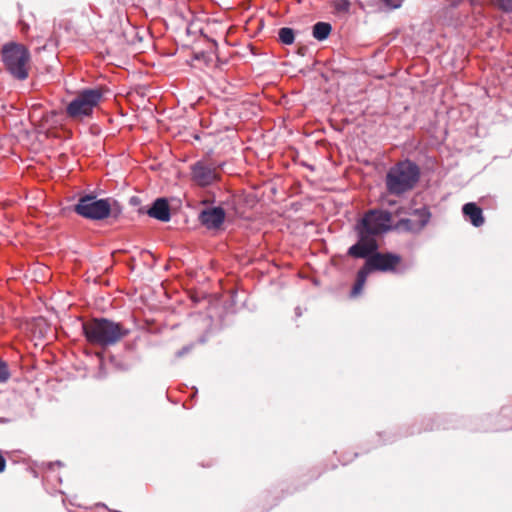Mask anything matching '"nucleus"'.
<instances>
[{"mask_svg":"<svg viewBox=\"0 0 512 512\" xmlns=\"http://www.w3.org/2000/svg\"><path fill=\"white\" fill-rule=\"evenodd\" d=\"M372 230L365 220H356L353 225V232L356 241L348 247L346 256L353 259H362L372 273H388L393 275H404L408 266L404 263L403 257L392 251H381L379 239L384 236L380 234H369Z\"/></svg>","mask_w":512,"mask_h":512,"instance_id":"nucleus-1","label":"nucleus"},{"mask_svg":"<svg viewBox=\"0 0 512 512\" xmlns=\"http://www.w3.org/2000/svg\"><path fill=\"white\" fill-rule=\"evenodd\" d=\"M413 215L418 217L414 222L410 218H400L393 223V212L383 208H372L365 212L356 220H365L372 230H368L369 234H380L385 236L392 231L403 230L405 232L419 234L429 223L432 214L427 206H422L413 210Z\"/></svg>","mask_w":512,"mask_h":512,"instance_id":"nucleus-2","label":"nucleus"},{"mask_svg":"<svg viewBox=\"0 0 512 512\" xmlns=\"http://www.w3.org/2000/svg\"><path fill=\"white\" fill-rule=\"evenodd\" d=\"M421 178V169L413 160L406 158L392 165L386 172L384 183L389 195L403 196L413 190Z\"/></svg>","mask_w":512,"mask_h":512,"instance_id":"nucleus-3","label":"nucleus"},{"mask_svg":"<svg viewBox=\"0 0 512 512\" xmlns=\"http://www.w3.org/2000/svg\"><path fill=\"white\" fill-rule=\"evenodd\" d=\"M82 331L90 344L102 348L115 345L129 334L121 323L103 317L82 322Z\"/></svg>","mask_w":512,"mask_h":512,"instance_id":"nucleus-4","label":"nucleus"},{"mask_svg":"<svg viewBox=\"0 0 512 512\" xmlns=\"http://www.w3.org/2000/svg\"><path fill=\"white\" fill-rule=\"evenodd\" d=\"M234 181L241 182L240 176L226 173V225L237 218H246L247 209L256 204L255 197L246 193L243 183L238 186Z\"/></svg>","mask_w":512,"mask_h":512,"instance_id":"nucleus-5","label":"nucleus"},{"mask_svg":"<svg viewBox=\"0 0 512 512\" xmlns=\"http://www.w3.org/2000/svg\"><path fill=\"white\" fill-rule=\"evenodd\" d=\"M102 99L103 92L100 88L81 89L66 105L65 113L68 118L74 121H83L91 118L94 109L99 106Z\"/></svg>","mask_w":512,"mask_h":512,"instance_id":"nucleus-6","label":"nucleus"},{"mask_svg":"<svg viewBox=\"0 0 512 512\" xmlns=\"http://www.w3.org/2000/svg\"><path fill=\"white\" fill-rule=\"evenodd\" d=\"M29 59V50L22 44L9 42L2 47V61L9 73L18 80L28 77L26 65Z\"/></svg>","mask_w":512,"mask_h":512,"instance_id":"nucleus-7","label":"nucleus"},{"mask_svg":"<svg viewBox=\"0 0 512 512\" xmlns=\"http://www.w3.org/2000/svg\"><path fill=\"white\" fill-rule=\"evenodd\" d=\"M73 211L85 219L101 221L108 218L109 206L106 198H97L89 193L80 196Z\"/></svg>","mask_w":512,"mask_h":512,"instance_id":"nucleus-8","label":"nucleus"},{"mask_svg":"<svg viewBox=\"0 0 512 512\" xmlns=\"http://www.w3.org/2000/svg\"><path fill=\"white\" fill-rule=\"evenodd\" d=\"M484 418L490 420L491 415L472 417L459 415L457 413L438 414L440 430L467 429L472 432H487L488 428L479 424V422L482 421Z\"/></svg>","mask_w":512,"mask_h":512,"instance_id":"nucleus-9","label":"nucleus"},{"mask_svg":"<svg viewBox=\"0 0 512 512\" xmlns=\"http://www.w3.org/2000/svg\"><path fill=\"white\" fill-rule=\"evenodd\" d=\"M413 435H415L414 427L407 425H403L394 429H389L383 432H378L375 435L372 444L369 447L364 448V453H369L373 449H376L384 445L393 444L402 438L410 437Z\"/></svg>","mask_w":512,"mask_h":512,"instance_id":"nucleus-10","label":"nucleus"},{"mask_svg":"<svg viewBox=\"0 0 512 512\" xmlns=\"http://www.w3.org/2000/svg\"><path fill=\"white\" fill-rule=\"evenodd\" d=\"M192 180L199 186H208L220 179L216 169L205 161H197L191 166Z\"/></svg>","mask_w":512,"mask_h":512,"instance_id":"nucleus-11","label":"nucleus"},{"mask_svg":"<svg viewBox=\"0 0 512 512\" xmlns=\"http://www.w3.org/2000/svg\"><path fill=\"white\" fill-rule=\"evenodd\" d=\"M138 212L161 222H168L171 219L170 205L165 197L156 198L149 207H141Z\"/></svg>","mask_w":512,"mask_h":512,"instance_id":"nucleus-12","label":"nucleus"},{"mask_svg":"<svg viewBox=\"0 0 512 512\" xmlns=\"http://www.w3.org/2000/svg\"><path fill=\"white\" fill-rule=\"evenodd\" d=\"M198 220L209 230L219 229L224 224V208L222 206L205 208L199 213Z\"/></svg>","mask_w":512,"mask_h":512,"instance_id":"nucleus-13","label":"nucleus"},{"mask_svg":"<svg viewBox=\"0 0 512 512\" xmlns=\"http://www.w3.org/2000/svg\"><path fill=\"white\" fill-rule=\"evenodd\" d=\"M461 212L465 221L469 222L473 227L479 228L485 223L483 209L476 202H467L463 204Z\"/></svg>","mask_w":512,"mask_h":512,"instance_id":"nucleus-14","label":"nucleus"},{"mask_svg":"<svg viewBox=\"0 0 512 512\" xmlns=\"http://www.w3.org/2000/svg\"><path fill=\"white\" fill-rule=\"evenodd\" d=\"M371 274L373 273L369 270L367 265L363 263V265L356 272L354 284L349 292V297L351 299H355L362 294L367 282V278Z\"/></svg>","mask_w":512,"mask_h":512,"instance_id":"nucleus-15","label":"nucleus"},{"mask_svg":"<svg viewBox=\"0 0 512 512\" xmlns=\"http://www.w3.org/2000/svg\"><path fill=\"white\" fill-rule=\"evenodd\" d=\"M371 274L373 273L369 270L367 265L363 263V265L356 272L354 284L349 292V297L351 299H355L362 294L367 282V278Z\"/></svg>","mask_w":512,"mask_h":512,"instance_id":"nucleus-16","label":"nucleus"},{"mask_svg":"<svg viewBox=\"0 0 512 512\" xmlns=\"http://www.w3.org/2000/svg\"><path fill=\"white\" fill-rule=\"evenodd\" d=\"M412 426L414 427L415 435L440 430L438 414L424 416L418 425L413 424Z\"/></svg>","mask_w":512,"mask_h":512,"instance_id":"nucleus-17","label":"nucleus"},{"mask_svg":"<svg viewBox=\"0 0 512 512\" xmlns=\"http://www.w3.org/2000/svg\"><path fill=\"white\" fill-rule=\"evenodd\" d=\"M332 25L326 21H318L312 26V36L319 42L328 39L332 32Z\"/></svg>","mask_w":512,"mask_h":512,"instance_id":"nucleus-18","label":"nucleus"},{"mask_svg":"<svg viewBox=\"0 0 512 512\" xmlns=\"http://www.w3.org/2000/svg\"><path fill=\"white\" fill-rule=\"evenodd\" d=\"M295 37L296 31L291 27H281L278 29V41L283 45H292Z\"/></svg>","mask_w":512,"mask_h":512,"instance_id":"nucleus-19","label":"nucleus"},{"mask_svg":"<svg viewBox=\"0 0 512 512\" xmlns=\"http://www.w3.org/2000/svg\"><path fill=\"white\" fill-rule=\"evenodd\" d=\"M322 473L323 471H319L316 468L311 469L306 475L303 476L305 479L295 485L292 492L305 489L310 483L317 480L322 475Z\"/></svg>","mask_w":512,"mask_h":512,"instance_id":"nucleus-20","label":"nucleus"},{"mask_svg":"<svg viewBox=\"0 0 512 512\" xmlns=\"http://www.w3.org/2000/svg\"><path fill=\"white\" fill-rule=\"evenodd\" d=\"M106 200L109 206L108 218H113L114 220H117L122 215V205L112 197H107Z\"/></svg>","mask_w":512,"mask_h":512,"instance_id":"nucleus-21","label":"nucleus"},{"mask_svg":"<svg viewBox=\"0 0 512 512\" xmlns=\"http://www.w3.org/2000/svg\"><path fill=\"white\" fill-rule=\"evenodd\" d=\"M351 5L352 4L350 0H333L331 3L333 11L337 15L349 14Z\"/></svg>","mask_w":512,"mask_h":512,"instance_id":"nucleus-22","label":"nucleus"},{"mask_svg":"<svg viewBox=\"0 0 512 512\" xmlns=\"http://www.w3.org/2000/svg\"><path fill=\"white\" fill-rule=\"evenodd\" d=\"M11 374L6 361L0 358V383H5L10 378Z\"/></svg>","mask_w":512,"mask_h":512,"instance_id":"nucleus-23","label":"nucleus"},{"mask_svg":"<svg viewBox=\"0 0 512 512\" xmlns=\"http://www.w3.org/2000/svg\"><path fill=\"white\" fill-rule=\"evenodd\" d=\"M385 8L395 10L402 6L404 0H378Z\"/></svg>","mask_w":512,"mask_h":512,"instance_id":"nucleus-24","label":"nucleus"},{"mask_svg":"<svg viewBox=\"0 0 512 512\" xmlns=\"http://www.w3.org/2000/svg\"><path fill=\"white\" fill-rule=\"evenodd\" d=\"M497 4L502 12L508 14L512 13V0H497Z\"/></svg>","mask_w":512,"mask_h":512,"instance_id":"nucleus-25","label":"nucleus"},{"mask_svg":"<svg viewBox=\"0 0 512 512\" xmlns=\"http://www.w3.org/2000/svg\"><path fill=\"white\" fill-rule=\"evenodd\" d=\"M269 496V492H265L263 494V501H265V504L263 505V510L268 511L272 509L278 502V499L274 497L271 502L267 501V498Z\"/></svg>","mask_w":512,"mask_h":512,"instance_id":"nucleus-26","label":"nucleus"},{"mask_svg":"<svg viewBox=\"0 0 512 512\" xmlns=\"http://www.w3.org/2000/svg\"><path fill=\"white\" fill-rule=\"evenodd\" d=\"M194 346H195L194 343H189V344L183 346L180 350H178L176 352L175 356L177 358H181V357L187 355L188 353H190L193 350Z\"/></svg>","mask_w":512,"mask_h":512,"instance_id":"nucleus-27","label":"nucleus"},{"mask_svg":"<svg viewBox=\"0 0 512 512\" xmlns=\"http://www.w3.org/2000/svg\"><path fill=\"white\" fill-rule=\"evenodd\" d=\"M225 131H226V140L227 139L233 140L236 137V135H237V129L236 128H230L227 124H226Z\"/></svg>","mask_w":512,"mask_h":512,"instance_id":"nucleus-28","label":"nucleus"},{"mask_svg":"<svg viewBox=\"0 0 512 512\" xmlns=\"http://www.w3.org/2000/svg\"><path fill=\"white\" fill-rule=\"evenodd\" d=\"M225 93H226V95L232 94V92L228 91V87L227 86H226ZM228 102H229V98H228V96H226V117H229L230 113L233 112V109L231 108L232 105H227Z\"/></svg>","mask_w":512,"mask_h":512,"instance_id":"nucleus-29","label":"nucleus"},{"mask_svg":"<svg viewBox=\"0 0 512 512\" xmlns=\"http://www.w3.org/2000/svg\"><path fill=\"white\" fill-rule=\"evenodd\" d=\"M358 456H359L358 452H355L353 454V458L352 459H347L345 457V455H343L342 458L340 459V462L342 463V465H346L348 462L352 461L353 459L357 458Z\"/></svg>","mask_w":512,"mask_h":512,"instance_id":"nucleus-30","label":"nucleus"},{"mask_svg":"<svg viewBox=\"0 0 512 512\" xmlns=\"http://www.w3.org/2000/svg\"><path fill=\"white\" fill-rule=\"evenodd\" d=\"M225 293L226 295L229 294L230 298H231V301L234 303L235 302V297L237 296V293L232 291V289H227L225 290Z\"/></svg>","mask_w":512,"mask_h":512,"instance_id":"nucleus-31","label":"nucleus"},{"mask_svg":"<svg viewBox=\"0 0 512 512\" xmlns=\"http://www.w3.org/2000/svg\"><path fill=\"white\" fill-rule=\"evenodd\" d=\"M140 203H141V200L137 196H133L130 198L131 205L136 206V205H139Z\"/></svg>","mask_w":512,"mask_h":512,"instance_id":"nucleus-32","label":"nucleus"},{"mask_svg":"<svg viewBox=\"0 0 512 512\" xmlns=\"http://www.w3.org/2000/svg\"><path fill=\"white\" fill-rule=\"evenodd\" d=\"M55 465H57V466H59V467H60V466H62L63 464H62V462H61V461L51 462V463H49V468H50V469H52Z\"/></svg>","mask_w":512,"mask_h":512,"instance_id":"nucleus-33","label":"nucleus"},{"mask_svg":"<svg viewBox=\"0 0 512 512\" xmlns=\"http://www.w3.org/2000/svg\"><path fill=\"white\" fill-rule=\"evenodd\" d=\"M295 314H296L297 317H300L302 315V311H301L300 307H296L295 308Z\"/></svg>","mask_w":512,"mask_h":512,"instance_id":"nucleus-34","label":"nucleus"},{"mask_svg":"<svg viewBox=\"0 0 512 512\" xmlns=\"http://www.w3.org/2000/svg\"><path fill=\"white\" fill-rule=\"evenodd\" d=\"M206 341H207V339H206V337H205V336H201V337L199 338V343H201V344H204Z\"/></svg>","mask_w":512,"mask_h":512,"instance_id":"nucleus-35","label":"nucleus"},{"mask_svg":"<svg viewBox=\"0 0 512 512\" xmlns=\"http://www.w3.org/2000/svg\"><path fill=\"white\" fill-rule=\"evenodd\" d=\"M8 422H9V419L4 418V417L0 418V423H8Z\"/></svg>","mask_w":512,"mask_h":512,"instance_id":"nucleus-36","label":"nucleus"},{"mask_svg":"<svg viewBox=\"0 0 512 512\" xmlns=\"http://www.w3.org/2000/svg\"><path fill=\"white\" fill-rule=\"evenodd\" d=\"M305 51H306V48H305V47H302L301 49H299V54H300V55H304V54H305Z\"/></svg>","mask_w":512,"mask_h":512,"instance_id":"nucleus-37","label":"nucleus"},{"mask_svg":"<svg viewBox=\"0 0 512 512\" xmlns=\"http://www.w3.org/2000/svg\"><path fill=\"white\" fill-rule=\"evenodd\" d=\"M95 507H97V508H99V507L107 508V507H106V505H105V504H103V503H97V504L95 505Z\"/></svg>","mask_w":512,"mask_h":512,"instance_id":"nucleus-38","label":"nucleus"},{"mask_svg":"<svg viewBox=\"0 0 512 512\" xmlns=\"http://www.w3.org/2000/svg\"><path fill=\"white\" fill-rule=\"evenodd\" d=\"M229 12H230V8H227V7H226V10H225V13H226V19H228V18L230 17Z\"/></svg>","mask_w":512,"mask_h":512,"instance_id":"nucleus-39","label":"nucleus"},{"mask_svg":"<svg viewBox=\"0 0 512 512\" xmlns=\"http://www.w3.org/2000/svg\"><path fill=\"white\" fill-rule=\"evenodd\" d=\"M395 212L399 215V214L403 213V209L397 208Z\"/></svg>","mask_w":512,"mask_h":512,"instance_id":"nucleus-40","label":"nucleus"},{"mask_svg":"<svg viewBox=\"0 0 512 512\" xmlns=\"http://www.w3.org/2000/svg\"><path fill=\"white\" fill-rule=\"evenodd\" d=\"M108 512H120L119 510H115V509H107Z\"/></svg>","mask_w":512,"mask_h":512,"instance_id":"nucleus-41","label":"nucleus"},{"mask_svg":"<svg viewBox=\"0 0 512 512\" xmlns=\"http://www.w3.org/2000/svg\"><path fill=\"white\" fill-rule=\"evenodd\" d=\"M393 204H394V202H392V201L388 202V205H393Z\"/></svg>","mask_w":512,"mask_h":512,"instance_id":"nucleus-42","label":"nucleus"}]
</instances>
